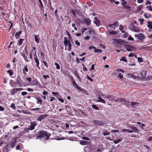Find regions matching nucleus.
<instances>
[{
  "label": "nucleus",
  "mask_w": 152,
  "mask_h": 152,
  "mask_svg": "<svg viewBox=\"0 0 152 152\" xmlns=\"http://www.w3.org/2000/svg\"><path fill=\"white\" fill-rule=\"evenodd\" d=\"M132 129H133L134 131L135 132H138V130L137 129L135 126H132L131 127Z\"/></svg>",
  "instance_id": "obj_37"
},
{
  "label": "nucleus",
  "mask_w": 152,
  "mask_h": 152,
  "mask_svg": "<svg viewBox=\"0 0 152 152\" xmlns=\"http://www.w3.org/2000/svg\"><path fill=\"white\" fill-rule=\"evenodd\" d=\"M21 94L22 96H24L25 95L27 94V93L26 92L23 91L21 92Z\"/></svg>",
  "instance_id": "obj_58"
},
{
  "label": "nucleus",
  "mask_w": 152,
  "mask_h": 152,
  "mask_svg": "<svg viewBox=\"0 0 152 152\" xmlns=\"http://www.w3.org/2000/svg\"><path fill=\"white\" fill-rule=\"evenodd\" d=\"M10 86L12 87H18L17 82L11 80L10 81Z\"/></svg>",
  "instance_id": "obj_10"
},
{
  "label": "nucleus",
  "mask_w": 152,
  "mask_h": 152,
  "mask_svg": "<svg viewBox=\"0 0 152 152\" xmlns=\"http://www.w3.org/2000/svg\"><path fill=\"white\" fill-rule=\"evenodd\" d=\"M38 1H39V3L40 4V5L41 7H42V8H43V6L42 3L41 1V0H38Z\"/></svg>",
  "instance_id": "obj_56"
},
{
  "label": "nucleus",
  "mask_w": 152,
  "mask_h": 152,
  "mask_svg": "<svg viewBox=\"0 0 152 152\" xmlns=\"http://www.w3.org/2000/svg\"><path fill=\"white\" fill-rule=\"evenodd\" d=\"M25 61L26 62H28L30 61V60L27 58L26 56L24 58Z\"/></svg>",
  "instance_id": "obj_53"
},
{
  "label": "nucleus",
  "mask_w": 152,
  "mask_h": 152,
  "mask_svg": "<svg viewBox=\"0 0 152 152\" xmlns=\"http://www.w3.org/2000/svg\"><path fill=\"white\" fill-rule=\"evenodd\" d=\"M94 51L95 53H98V52H100L101 53L102 52V51L101 49H97L96 48L94 50Z\"/></svg>",
  "instance_id": "obj_32"
},
{
  "label": "nucleus",
  "mask_w": 152,
  "mask_h": 152,
  "mask_svg": "<svg viewBox=\"0 0 152 152\" xmlns=\"http://www.w3.org/2000/svg\"><path fill=\"white\" fill-rule=\"evenodd\" d=\"M128 39L129 40L133 41L134 40V39L133 37H132L131 36H130L128 38Z\"/></svg>",
  "instance_id": "obj_60"
},
{
  "label": "nucleus",
  "mask_w": 152,
  "mask_h": 152,
  "mask_svg": "<svg viewBox=\"0 0 152 152\" xmlns=\"http://www.w3.org/2000/svg\"><path fill=\"white\" fill-rule=\"evenodd\" d=\"M34 40L37 43H38L39 42L38 39V36L37 35H35L34 36Z\"/></svg>",
  "instance_id": "obj_30"
},
{
  "label": "nucleus",
  "mask_w": 152,
  "mask_h": 152,
  "mask_svg": "<svg viewBox=\"0 0 152 152\" xmlns=\"http://www.w3.org/2000/svg\"><path fill=\"white\" fill-rule=\"evenodd\" d=\"M82 138L83 140H89V139L88 137H82Z\"/></svg>",
  "instance_id": "obj_49"
},
{
  "label": "nucleus",
  "mask_w": 152,
  "mask_h": 152,
  "mask_svg": "<svg viewBox=\"0 0 152 152\" xmlns=\"http://www.w3.org/2000/svg\"><path fill=\"white\" fill-rule=\"evenodd\" d=\"M55 65L56 66V68L58 70H59L60 69V66L59 64L58 63H55Z\"/></svg>",
  "instance_id": "obj_33"
},
{
  "label": "nucleus",
  "mask_w": 152,
  "mask_h": 152,
  "mask_svg": "<svg viewBox=\"0 0 152 152\" xmlns=\"http://www.w3.org/2000/svg\"><path fill=\"white\" fill-rule=\"evenodd\" d=\"M87 78L91 82H93V80L89 76L87 75Z\"/></svg>",
  "instance_id": "obj_52"
},
{
  "label": "nucleus",
  "mask_w": 152,
  "mask_h": 152,
  "mask_svg": "<svg viewBox=\"0 0 152 152\" xmlns=\"http://www.w3.org/2000/svg\"><path fill=\"white\" fill-rule=\"evenodd\" d=\"M75 43L76 45L77 46H80V42L77 40H76L75 41Z\"/></svg>",
  "instance_id": "obj_41"
},
{
  "label": "nucleus",
  "mask_w": 152,
  "mask_h": 152,
  "mask_svg": "<svg viewBox=\"0 0 152 152\" xmlns=\"http://www.w3.org/2000/svg\"><path fill=\"white\" fill-rule=\"evenodd\" d=\"M109 27H111L112 28L115 29V26L113 24H111L108 25V28Z\"/></svg>",
  "instance_id": "obj_46"
},
{
  "label": "nucleus",
  "mask_w": 152,
  "mask_h": 152,
  "mask_svg": "<svg viewBox=\"0 0 152 152\" xmlns=\"http://www.w3.org/2000/svg\"><path fill=\"white\" fill-rule=\"evenodd\" d=\"M93 123L96 126L104 125V124L102 121L98 120H94Z\"/></svg>",
  "instance_id": "obj_9"
},
{
  "label": "nucleus",
  "mask_w": 152,
  "mask_h": 152,
  "mask_svg": "<svg viewBox=\"0 0 152 152\" xmlns=\"http://www.w3.org/2000/svg\"><path fill=\"white\" fill-rule=\"evenodd\" d=\"M123 75L121 73H119V75H118V77L121 79H122L123 78Z\"/></svg>",
  "instance_id": "obj_57"
},
{
  "label": "nucleus",
  "mask_w": 152,
  "mask_h": 152,
  "mask_svg": "<svg viewBox=\"0 0 152 152\" xmlns=\"http://www.w3.org/2000/svg\"><path fill=\"white\" fill-rule=\"evenodd\" d=\"M88 29V28H82L81 29V32L83 33L85 31H86Z\"/></svg>",
  "instance_id": "obj_35"
},
{
  "label": "nucleus",
  "mask_w": 152,
  "mask_h": 152,
  "mask_svg": "<svg viewBox=\"0 0 152 152\" xmlns=\"http://www.w3.org/2000/svg\"><path fill=\"white\" fill-rule=\"evenodd\" d=\"M51 134L47 132L44 131L39 132V135L37 136L36 139H38L44 137L45 140H48Z\"/></svg>",
  "instance_id": "obj_1"
},
{
  "label": "nucleus",
  "mask_w": 152,
  "mask_h": 152,
  "mask_svg": "<svg viewBox=\"0 0 152 152\" xmlns=\"http://www.w3.org/2000/svg\"><path fill=\"white\" fill-rule=\"evenodd\" d=\"M84 23L87 25H89L91 24V20L90 19L85 18L83 20Z\"/></svg>",
  "instance_id": "obj_12"
},
{
  "label": "nucleus",
  "mask_w": 152,
  "mask_h": 152,
  "mask_svg": "<svg viewBox=\"0 0 152 152\" xmlns=\"http://www.w3.org/2000/svg\"><path fill=\"white\" fill-rule=\"evenodd\" d=\"M18 87H22L23 85V82L21 80H18L17 81Z\"/></svg>",
  "instance_id": "obj_22"
},
{
  "label": "nucleus",
  "mask_w": 152,
  "mask_h": 152,
  "mask_svg": "<svg viewBox=\"0 0 152 152\" xmlns=\"http://www.w3.org/2000/svg\"><path fill=\"white\" fill-rule=\"evenodd\" d=\"M43 77L45 79H47L48 78H49L50 77L49 75H43Z\"/></svg>",
  "instance_id": "obj_54"
},
{
  "label": "nucleus",
  "mask_w": 152,
  "mask_h": 152,
  "mask_svg": "<svg viewBox=\"0 0 152 152\" xmlns=\"http://www.w3.org/2000/svg\"><path fill=\"white\" fill-rule=\"evenodd\" d=\"M78 90L80 91H83V89L81 87H79L78 86H77L76 87Z\"/></svg>",
  "instance_id": "obj_48"
},
{
  "label": "nucleus",
  "mask_w": 152,
  "mask_h": 152,
  "mask_svg": "<svg viewBox=\"0 0 152 152\" xmlns=\"http://www.w3.org/2000/svg\"><path fill=\"white\" fill-rule=\"evenodd\" d=\"M146 8L150 11H152V7L151 6H148Z\"/></svg>",
  "instance_id": "obj_40"
},
{
  "label": "nucleus",
  "mask_w": 152,
  "mask_h": 152,
  "mask_svg": "<svg viewBox=\"0 0 152 152\" xmlns=\"http://www.w3.org/2000/svg\"><path fill=\"white\" fill-rule=\"evenodd\" d=\"M28 66L27 65L25 66L24 68L23 69V73L25 75L26 74V72H28Z\"/></svg>",
  "instance_id": "obj_16"
},
{
  "label": "nucleus",
  "mask_w": 152,
  "mask_h": 152,
  "mask_svg": "<svg viewBox=\"0 0 152 152\" xmlns=\"http://www.w3.org/2000/svg\"><path fill=\"white\" fill-rule=\"evenodd\" d=\"M147 26L150 28H152V22H148Z\"/></svg>",
  "instance_id": "obj_28"
},
{
  "label": "nucleus",
  "mask_w": 152,
  "mask_h": 152,
  "mask_svg": "<svg viewBox=\"0 0 152 152\" xmlns=\"http://www.w3.org/2000/svg\"><path fill=\"white\" fill-rule=\"evenodd\" d=\"M74 75H75L77 77H78V76H79V75H78V72L77 71H76L75 73H74Z\"/></svg>",
  "instance_id": "obj_63"
},
{
  "label": "nucleus",
  "mask_w": 152,
  "mask_h": 152,
  "mask_svg": "<svg viewBox=\"0 0 152 152\" xmlns=\"http://www.w3.org/2000/svg\"><path fill=\"white\" fill-rule=\"evenodd\" d=\"M55 100L56 99L55 97H52L51 98V99H50V101L51 102H52L53 101Z\"/></svg>",
  "instance_id": "obj_62"
},
{
  "label": "nucleus",
  "mask_w": 152,
  "mask_h": 152,
  "mask_svg": "<svg viewBox=\"0 0 152 152\" xmlns=\"http://www.w3.org/2000/svg\"><path fill=\"white\" fill-rule=\"evenodd\" d=\"M31 125L29 126L28 128L26 129V131H28L29 130H32L34 129V127L36 126V123L35 122H31Z\"/></svg>",
  "instance_id": "obj_6"
},
{
  "label": "nucleus",
  "mask_w": 152,
  "mask_h": 152,
  "mask_svg": "<svg viewBox=\"0 0 152 152\" xmlns=\"http://www.w3.org/2000/svg\"><path fill=\"white\" fill-rule=\"evenodd\" d=\"M151 2L149 0H147L146 1V5H147L148 4H149V5L151 4Z\"/></svg>",
  "instance_id": "obj_64"
},
{
  "label": "nucleus",
  "mask_w": 152,
  "mask_h": 152,
  "mask_svg": "<svg viewBox=\"0 0 152 152\" xmlns=\"http://www.w3.org/2000/svg\"><path fill=\"white\" fill-rule=\"evenodd\" d=\"M7 72L9 74V75L10 76L14 74L13 72H12V71L11 70H10L7 71Z\"/></svg>",
  "instance_id": "obj_31"
},
{
  "label": "nucleus",
  "mask_w": 152,
  "mask_h": 152,
  "mask_svg": "<svg viewBox=\"0 0 152 152\" xmlns=\"http://www.w3.org/2000/svg\"><path fill=\"white\" fill-rule=\"evenodd\" d=\"M92 107L93 109H95L96 110H98V107L96 105L93 104L92 105Z\"/></svg>",
  "instance_id": "obj_36"
},
{
  "label": "nucleus",
  "mask_w": 152,
  "mask_h": 152,
  "mask_svg": "<svg viewBox=\"0 0 152 152\" xmlns=\"http://www.w3.org/2000/svg\"><path fill=\"white\" fill-rule=\"evenodd\" d=\"M122 140V138L121 137H120L117 140H113V141L114 143L115 144H117L120 142H121Z\"/></svg>",
  "instance_id": "obj_19"
},
{
  "label": "nucleus",
  "mask_w": 152,
  "mask_h": 152,
  "mask_svg": "<svg viewBox=\"0 0 152 152\" xmlns=\"http://www.w3.org/2000/svg\"><path fill=\"white\" fill-rule=\"evenodd\" d=\"M129 28L132 31L136 32H138L140 31L139 28L135 26L133 24H130L129 25Z\"/></svg>",
  "instance_id": "obj_4"
},
{
  "label": "nucleus",
  "mask_w": 152,
  "mask_h": 152,
  "mask_svg": "<svg viewBox=\"0 0 152 152\" xmlns=\"http://www.w3.org/2000/svg\"><path fill=\"white\" fill-rule=\"evenodd\" d=\"M36 99L37 100V104H42V100L41 99L40 97L36 98Z\"/></svg>",
  "instance_id": "obj_27"
},
{
  "label": "nucleus",
  "mask_w": 152,
  "mask_h": 152,
  "mask_svg": "<svg viewBox=\"0 0 152 152\" xmlns=\"http://www.w3.org/2000/svg\"><path fill=\"white\" fill-rule=\"evenodd\" d=\"M135 36L140 41H142L145 38V35L143 34L142 33L139 34H136L135 35Z\"/></svg>",
  "instance_id": "obj_5"
},
{
  "label": "nucleus",
  "mask_w": 152,
  "mask_h": 152,
  "mask_svg": "<svg viewBox=\"0 0 152 152\" xmlns=\"http://www.w3.org/2000/svg\"><path fill=\"white\" fill-rule=\"evenodd\" d=\"M10 107H11V108H12L14 110H15L16 109V108H15V105L13 103H12L11 104V105L10 106Z\"/></svg>",
  "instance_id": "obj_38"
},
{
  "label": "nucleus",
  "mask_w": 152,
  "mask_h": 152,
  "mask_svg": "<svg viewBox=\"0 0 152 152\" xmlns=\"http://www.w3.org/2000/svg\"><path fill=\"white\" fill-rule=\"evenodd\" d=\"M101 95L102 96H103L104 98L108 99L109 95H106L102 94H101Z\"/></svg>",
  "instance_id": "obj_39"
},
{
  "label": "nucleus",
  "mask_w": 152,
  "mask_h": 152,
  "mask_svg": "<svg viewBox=\"0 0 152 152\" xmlns=\"http://www.w3.org/2000/svg\"><path fill=\"white\" fill-rule=\"evenodd\" d=\"M24 40V39H20L18 40V44L19 46L21 45L22 44V43L23 42Z\"/></svg>",
  "instance_id": "obj_24"
},
{
  "label": "nucleus",
  "mask_w": 152,
  "mask_h": 152,
  "mask_svg": "<svg viewBox=\"0 0 152 152\" xmlns=\"http://www.w3.org/2000/svg\"><path fill=\"white\" fill-rule=\"evenodd\" d=\"M108 99H109V100L111 101H114L115 102H121L120 101H119L118 100L119 98H118V99H116L115 98L113 97V96H111L109 95Z\"/></svg>",
  "instance_id": "obj_13"
},
{
  "label": "nucleus",
  "mask_w": 152,
  "mask_h": 152,
  "mask_svg": "<svg viewBox=\"0 0 152 152\" xmlns=\"http://www.w3.org/2000/svg\"><path fill=\"white\" fill-rule=\"evenodd\" d=\"M118 100L121 102L122 103V104H126L127 106L129 107V106L131 105L132 107H134V106L137 104V103L134 102H130L128 100L122 98H120Z\"/></svg>",
  "instance_id": "obj_2"
},
{
  "label": "nucleus",
  "mask_w": 152,
  "mask_h": 152,
  "mask_svg": "<svg viewBox=\"0 0 152 152\" xmlns=\"http://www.w3.org/2000/svg\"><path fill=\"white\" fill-rule=\"evenodd\" d=\"M34 59L36 63H39V62L38 59L37 57H34Z\"/></svg>",
  "instance_id": "obj_44"
},
{
  "label": "nucleus",
  "mask_w": 152,
  "mask_h": 152,
  "mask_svg": "<svg viewBox=\"0 0 152 152\" xmlns=\"http://www.w3.org/2000/svg\"><path fill=\"white\" fill-rule=\"evenodd\" d=\"M22 33L21 31H19L17 32L15 34V37L17 39H18L20 36V35Z\"/></svg>",
  "instance_id": "obj_21"
},
{
  "label": "nucleus",
  "mask_w": 152,
  "mask_h": 152,
  "mask_svg": "<svg viewBox=\"0 0 152 152\" xmlns=\"http://www.w3.org/2000/svg\"><path fill=\"white\" fill-rule=\"evenodd\" d=\"M88 142L86 141L82 140L80 142V144L82 145H85Z\"/></svg>",
  "instance_id": "obj_29"
},
{
  "label": "nucleus",
  "mask_w": 152,
  "mask_h": 152,
  "mask_svg": "<svg viewBox=\"0 0 152 152\" xmlns=\"http://www.w3.org/2000/svg\"><path fill=\"white\" fill-rule=\"evenodd\" d=\"M135 55V54L134 53H130L129 55V57H133Z\"/></svg>",
  "instance_id": "obj_47"
},
{
  "label": "nucleus",
  "mask_w": 152,
  "mask_h": 152,
  "mask_svg": "<svg viewBox=\"0 0 152 152\" xmlns=\"http://www.w3.org/2000/svg\"><path fill=\"white\" fill-rule=\"evenodd\" d=\"M140 75L143 77H145L146 75V71L145 70H142L140 72Z\"/></svg>",
  "instance_id": "obj_20"
},
{
  "label": "nucleus",
  "mask_w": 152,
  "mask_h": 152,
  "mask_svg": "<svg viewBox=\"0 0 152 152\" xmlns=\"http://www.w3.org/2000/svg\"><path fill=\"white\" fill-rule=\"evenodd\" d=\"M103 135L104 136L108 135L110 134V133L107 130H104L103 132Z\"/></svg>",
  "instance_id": "obj_25"
},
{
  "label": "nucleus",
  "mask_w": 152,
  "mask_h": 152,
  "mask_svg": "<svg viewBox=\"0 0 152 152\" xmlns=\"http://www.w3.org/2000/svg\"><path fill=\"white\" fill-rule=\"evenodd\" d=\"M128 131H129V130L126 129H121V132H128Z\"/></svg>",
  "instance_id": "obj_45"
},
{
  "label": "nucleus",
  "mask_w": 152,
  "mask_h": 152,
  "mask_svg": "<svg viewBox=\"0 0 152 152\" xmlns=\"http://www.w3.org/2000/svg\"><path fill=\"white\" fill-rule=\"evenodd\" d=\"M138 61L140 62H142L143 61L142 58L141 57H138L137 58Z\"/></svg>",
  "instance_id": "obj_42"
},
{
  "label": "nucleus",
  "mask_w": 152,
  "mask_h": 152,
  "mask_svg": "<svg viewBox=\"0 0 152 152\" xmlns=\"http://www.w3.org/2000/svg\"><path fill=\"white\" fill-rule=\"evenodd\" d=\"M117 71L119 72H121L124 73V71L123 69H117Z\"/></svg>",
  "instance_id": "obj_55"
},
{
  "label": "nucleus",
  "mask_w": 152,
  "mask_h": 152,
  "mask_svg": "<svg viewBox=\"0 0 152 152\" xmlns=\"http://www.w3.org/2000/svg\"><path fill=\"white\" fill-rule=\"evenodd\" d=\"M97 98L98 99L97 100V102H101L103 103H105L106 102L105 101L102 99L100 96L98 97Z\"/></svg>",
  "instance_id": "obj_18"
},
{
  "label": "nucleus",
  "mask_w": 152,
  "mask_h": 152,
  "mask_svg": "<svg viewBox=\"0 0 152 152\" xmlns=\"http://www.w3.org/2000/svg\"><path fill=\"white\" fill-rule=\"evenodd\" d=\"M64 43L65 46V49H66V47H68V51H71L72 45L70 41L66 37L64 38Z\"/></svg>",
  "instance_id": "obj_3"
},
{
  "label": "nucleus",
  "mask_w": 152,
  "mask_h": 152,
  "mask_svg": "<svg viewBox=\"0 0 152 152\" xmlns=\"http://www.w3.org/2000/svg\"><path fill=\"white\" fill-rule=\"evenodd\" d=\"M18 90L17 88H15L12 89L11 90V94L12 95H15V93L18 92Z\"/></svg>",
  "instance_id": "obj_17"
},
{
  "label": "nucleus",
  "mask_w": 152,
  "mask_h": 152,
  "mask_svg": "<svg viewBox=\"0 0 152 152\" xmlns=\"http://www.w3.org/2000/svg\"><path fill=\"white\" fill-rule=\"evenodd\" d=\"M48 116V115L47 114L41 115L37 118V120L41 122L42 120L46 118Z\"/></svg>",
  "instance_id": "obj_7"
},
{
  "label": "nucleus",
  "mask_w": 152,
  "mask_h": 152,
  "mask_svg": "<svg viewBox=\"0 0 152 152\" xmlns=\"http://www.w3.org/2000/svg\"><path fill=\"white\" fill-rule=\"evenodd\" d=\"M94 19H96L94 21V23L97 25L98 26L99 23L100 21L99 20L97 19V18L96 17H95Z\"/></svg>",
  "instance_id": "obj_26"
},
{
  "label": "nucleus",
  "mask_w": 152,
  "mask_h": 152,
  "mask_svg": "<svg viewBox=\"0 0 152 152\" xmlns=\"http://www.w3.org/2000/svg\"><path fill=\"white\" fill-rule=\"evenodd\" d=\"M72 14L74 16H75L76 15V14L75 13V11L74 10H72Z\"/></svg>",
  "instance_id": "obj_59"
},
{
  "label": "nucleus",
  "mask_w": 152,
  "mask_h": 152,
  "mask_svg": "<svg viewBox=\"0 0 152 152\" xmlns=\"http://www.w3.org/2000/svg\"><path fill=\"white\" fill-rule=\"evenodd\" d=\"M109 33L111 34H117V32L116 31H110Z\"/></svg>",
  "instance_id": "obj_43"
},
{
  "label": "nucleus",
  "mask_w": 152,
  "mask_h": 152,
  "mask_svg": "<svg viewBox=\"0 0 152 152\" xmlns=\"http://www.w3.org/2000/svg\"><path fill=\"white\" fill-rule=\"evenodd\" d=\"M16 142L14 141L12 142L11 143V145L12 147H13L15 145Z\"/></svg>",
  "instance_id": "obj_61"
},
{
  "label": "nucleus",
  "mask_w": 152,
  "mask_h": 152,
  "mask_svg": "<svg viewBox=\"0 0 152 152\" xmlns=\"http://www.w3.org/2000/svg\"><path fill=\"white\" fill-rule=\"evenodd\" d=\"M115 42L118 45H122L124 44V41L121 39L115 40Z\"/></svg>",
  "instance_id": "obj_14"
},
{
  "label": "nucleus",
  "mask_w": 152,
  "mask_h": 152,
  "mask_svg": "<svg viewBox=\"0 0 152 152\" xmlns=\"http://www.w3.org/2000/svg\"><path fill=\"white\" fill-rule=\"evenodd\" d=\"M120 61H124L126 62H127V61L126 59V57H123L121 59H120Z\"/></svg>",
  "instance_id": "obj_34"
},
{
  "label": "nucleus",
  "mask_w": 152,
  "mask_h": 152,
  "mask_svg": "<svg viewBox=\"0 0 152 152\" xmlns=\"http://www.w3.org/2000/svg\"><path fill=\"white\" fill-rule=\"evenodd\" d=\"M126 50L129 51H131L134 50V47L131 45H127L126 46Z\"/></svg>",
  "instance_id": "obj_15"
},
{
  "label": "nucleus",
  "mask_w": 152,
  "mask_h": 152,
  "mask_svg": "<svg viewBox=\"0 0 152 152\" xmlns=\"http://www.w3.org/2000/svg\"><path fill=\"white\" fill-rule=\"evenodd\" d=\"M127 1H125L124 2H121V5L124 7L128 10H130L131 9V7L129 6L128 5H127Z\"/></svg>",
  "instance_id": "obj_8"
},
{
  "label": "nucleus",
  "mask_w": 152,
  "mask_h": 152,
  "mask_svg": "<svg viewBox=\"0 0 152 152\" xmlns=\"http://www.w3.org/2000/svg\"><path fill=\"white\" fill-rule=\"evenodd\" d=\"M39 82L37 79L33 80L31 82L30 85L33 86H37L39 85Z\"/></svg>",
  "instance_id": "obj_11"
},
{
  "label": "nucleus",
  "mask_w": 152,
  "mask_h": 152,
  "mask_svg": "<svg viewBox=\"0 0 152 152\" xmlns=\"http://www.w3.org/2000/svg\"><path fill=\"white\" fill-rule=\"evenodd\" d=\"M139 21L140 22V24L142 25L143 24V22L144 20V19H142L140 18L139 19Z\"/></svg>",
  "instance_id": "obj_50"
},
{
  "label": "nucleus",
  "mask_w": 152,
  "mask_h": 152,
  "mask_svg": "<svg viewBox=\"0 0 152 152\" xmlns=\"http://www.w3.org/2000/svg\"><path fill=\"white\" fill-rule=\"evenodd\" d=\"M71 78V81L73 84V86H75L76 87L77 86V85L75 80L73 77H72Z\"/></svg>",
  "instance_id": "obj_23"
},
{
  "label": "nucleus",
  "mask_w": 152,
  "mask_h": 152,
  "mask_svg": "<svg viewBox=\"0 0 152 152\" xmlns=\"http://www.w3.org/2000/svg\"><path fill=\"white\" fill-rule=\"evenodd\" d=\"M20 54L21 56H22L23 58H25V57L26 56L24 53V50L23 51V52L21 53Z\"/></svg>",
  "instance_id": "obj_51"
}]
</instances>
